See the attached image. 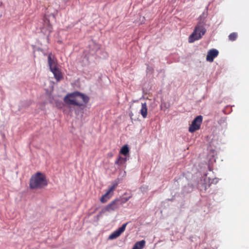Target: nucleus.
<instances>
[{
	"label": "nucleus",
	"mask_w": 249,
	"mask_h": 249,
	"mask_svg": "<svg viewBox=\"0 0 249 249\" xmlns=\"http://www.w3.org/2000/svg\"><path fill=\"white\" fill-rule=\"evenodd\" d=\"M202 116L201 115L197 116L192 122L189 128V131L191 133H193L198 130L202 122Z\"/></svg>",
	"instance_id": "423d86ee"
},
{
	"label": "nucleus",
	"mask_w": 249,
	"mask_h": 249,
	"mask_svg": "<svg viewBox=\"0 0 249 249\" xmlns=\"http://www.w3.org/2000/svg\"><path fill=\"white\" fill-rule=\"evenodd\" d=\"M47 184L45 175L41 172H37L31 177L29 186L31 189H39L45 187Z\"/></svg>",
	"instance_id": "f03ea898"
},
{
	"label": "nucleus",
	"mask_w": 249,
	"mask_h": 249,
	"mask_svg": "<svg viewBox=\"0 0 249 249\" xmlns=\"http://www.w3.org/2000/svg\"><path fill=\"white\" fill-rule=\"evenodd\" d=\"M218 51L215 49H213L209 50L208 52V53L206 56L207 61L212 62L213 61L214 58L217 56L218 55Z\"/></svg>",
	"instance_id": "9d476101"
},
{
	"label": "nucleus",
	"mask_w": 249,
	"mask_h": 249,
	"mask_svg": "<svg viewBox=\"0 0 249 249\" xmlns=\"http://www.w3.org/2000/svg\"><path fill=\"white\" fill-rule=\"evenodd\" d=\"M237 37V34L236 33H232L229 36V39L231 41H235Z\"/></svg>",
	"instance_id": "dca6fc26"
},
{
	"label": "nucleus",
	"mask_w": 249,
	"mask_h": 249,
	"mask_svg": "<svg viewBox=\"0 0 249 249\" xmlns=\"http://www.w3.org/2000/svg\"><path fill=\"white\" fill-rule=\"evenodd\" d=\"M52 54L51 53H49L48 56V64L55 79L57 81H59L63 78V75L61 71L57 67L56 61L52 58Z\"/></svg>",
	"instance_id": "7ed1b4c3"
},
{
	"label": "nucleus",
	"mask_w": 249,
	"mask_h": 249,
	"mask_svg": "<svg viewBox=\"0 0 249 249\" xmlns=\"http://www.w3.org/2000/svg\"><path fill=\"white\" fill-rule=\"evenodd\" d=\"M118 184L115 183L110 187L107 191L100 198V200L101 203H105L110 199L113 194V191L117 186Z\"/></svg>",
	"instance_id": "0eeeda50"
},
{
	"label": "nucleus",
	"mask_w": 249,
	"mask_h": 249,
	"mask_svg": "<svg viewBox=\"0 0 249 249\" xmlns=\"http://www.w3.org/2000/svg\"><path fill=\"white\" fill-rule=\"evenodd\" d=\"M127 223L124 224L118 230L114 231L109 236L108 239L112 240L119 237L124 231Z\"/></svg>",
	"instance_id": "1a4fd4ad"
},
{
	"label": "nucleus",
	"mask_w": 249,
	"mask_h": 249,
	"mask_svg": "<svg viewBox=\"0 0 249 249\" xmlns=\"http://www.w3.org/2000/svg\"><path fill=\"white\" fill-rule=\"evenodd\" d=\"M206 29L202 25H197L193 32L189 37V42H194L195 41L200 39L205 34Z\"/></svg>",
	"instance_id": "20e7f679"
},
{
	"label": "nucleus",
	"mask_w": 249,
	"mask_h": 249,
	"mask_svg": "<svg viewBox=\"0 0 249 249\" xmlns=\"http://www.w3.org/2000/svg\"><path fill=\"white\" fill-rule=\"evenodd\" d=\"M120 199L117 198L112 201L109 204L103 208L100 212L101 213H104L106 212H111L115 211L119 208Z\"/></svg>",
	"instance_id": "39448f33"
},
{
	"label": "nucleus",
	"mask_w": 249,
	"mask_h": 249,
	"mask_svg": "<svg viewBox=\"0 0 249 249\" xmlns=\"http://www.w3.org/2000/svg\"><path fill=\"white\" fill-rule=\"evenodd\" d=\"M145 244V241L143 240L136 242L132 249H142Z\"/></svg>",
	"instance_id": "ddd939ff"
},
{
	"label": "nucleus",
	"mask_w": 249,
	"mask_h": 249,
	"mask_svg": "<svg viewBox=\"0 0 249 249\" xmlns=\"http://www.w3.org/2000/svg\"><path fill=\"white\" fill-rule=\"evenodd\" d=\"M89 101V97L80 92L75 91L67 94L64 98V102L68 105L81 107Z\"/></svg>",
	"instance_id": "f257e3e1"
},
{
	"label": "nucleus",
	"mask_w": 249,
	"mask_h": 249,
	"mask_svg": "<svg viewBox=\"0 0 249 249\" xmlns=\"http://www.w3.org/2000/svg\"><path fill=\"white\" fill-rule=\"evenodd\" d=\"M129 115H130V117H132V115H133V114H132V113H130V114H129Z\"/></svg>",
	"instance_id": "a211bd4d"
},
{
	"label": "nucleus",
	"mask_w": 249,
	"mask_h": 249,
	"mask_svg": "<svg viewBox=\"0 0 249 249\" xmlns=\"http://www.w3.org/2000/svg\"><path fill=\"white\" fill-rule=\"evenodd\" d=\"M129 148L127 145H125L122 147L120 151V153L126 156L129 153Z\"/></svg>",
	"instance_id": "2eb2a0df"
},
{
	"label": "nucleus",
	"mask_w": 249,
	"mask_h": 249,
	"mask_svg": "<svg viewBox=\"0 0 249 249\" xmlns=\"http://www.w3.org/2000/svg\"><path fill=\"white\" fill-rule=\"evenodd\" d=\"M129 198H130V197H128L124 198L122 199V200L120 199L119 205L123 204L125 203L129 200Z\"/></svg>",
	"instance_id": "f3484780"
},
{
	"label": "nucleus",
	"mask_w": 249,
	"mask_h": 249,
	"mask_svg": "<svg viewBox=\"0 0 249 249\" xmlns=\"http://www.w3.org/2000/svg\"><path fill=\"white\" fill-rule=\"evenodd\" d=\"M140 113L143 118H146L147 116V107L146 102L142 103V108L140 110Z\"/></svg>",
	"instance_id": "9b49d317"
},
{
	"label": "nucleus",
	"mask_w": 249,
	"mask_h": 249,
	"mask_svg": "<svg viewBox=\"0 0 249 249\" xmlns=\"http://www.w3.org/2000/svg\"><path fill=\"white\" fill-rule=\"evenodd\" d=\"M126 160V158H123L121 156H119L115 162V164L119 166L123 165L125 164Z\"/></svg>",
	"instance_id": "f8f14e48"
},
{
	"label": "nucleus",
	"mask_w": 249,
	"mask_h": 249,
	"mask_svg": "<svg viewBox=\"0 0 249 249\" xmlns=\"http://www.w3.org/2000/svg\"><path fill=\"white\" fill-rule=\"evenodd\" d=\"M52 26L50 23L49 20L45 17L43 19V25L42 27V31L48 36H49L52 32Z\"/></svg>",
	"instance_id": "6e6552de"
},
{
	"label": "nucleus",
	"mask_w": 249,
	"mask_h": 249,
	"mask_svg": "<svg viewBox=\"0 0 249 249\" xmlns=\"http://www.w3.org/2000/svg\"><path fill=\"white\" fill-rule=\"evenodd\" d=\"M207 16V15L206 13H203L198 18L199 22L198 25H202L204 26L206 23L205 19Z\"/></svg>",
	"instance_id": "4468645a"
}]
</instances>
